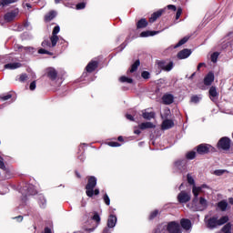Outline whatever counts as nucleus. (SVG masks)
Returning a JSON list of instances; mask_svg holds the SVG:
<instances>
[{
	"mask_svg": "<svg viewBox=\"0 0 233 233\" xmlns=\"http://www.w3.org/2000/svg\"><path fill=\"white\" fill-rule=\"evenodd\" d=\"M96 185H97V178H96V177H90L86 186V194L87 198H93L94 194L95 196H99V189L96 188L94 190Z\"/></svg>",
	"mask_w": 233,
	"mask_h": 233,
	"instance_id": "obj_1",
	"label": "nucleus"
},
{
	"mask_svg": "<svg viewBox=\"0 0 233 233\" xmlns=\"http://www.w3.org/2000/svg\"><path fill=\"white\" fill-rule=\"evenodd\" d=\"M192 210H197L199 212H202V210H207V208H208V201L206 200L205 198L198 197V201L197 203H194V200L192 201Z\"/></svg>",
	"mask_w": 233,
	"mask_h": 233,
	"instance_id": "obj_2",
	"label": "nucleus"
},
{
	"mask_svg": "<svg viewBox=\"0 0 233 233\" xmlns=\"http://www.w3.org/2000/svg\"><path fill=\"white\" fill-rule=\"evenodd\" d=\"M207 218L208 217L205 218L204 221L208 228H210V230H214V228H218V227H219V224L218 222V217H211L209 218Z\"/></svg>",
	"mask_w": 233,
	"mask_h": 233,
	"instance_id": "obj_3",
	"label": "nucleus"
},
{
	"mask_svg": "<svg viewBox=\"0 0 233 233\" xmlns=\"http://www.w3.org/2000/svg\"><path fill=\"white\" fill-rule=\"evenodd\" d=\"M203 188H209V187L207 184H204L200 187H196V185L192 187V193L194 196L193 203H198V197L199 194H201V192H203Z\"/></svg>",
	"mask_w": 233,
	"mask_h": 233,
	"instance_id": "obj_4",
	"label": "nucleus"
},
{
	"mask_svg": "<svg viewBox=\"0 0 233 233\" xmlns=\"http://www.w3.org/2000/svg\"><path fill=\"white\" fill-rule=\"evenodd\" d=\"M157 65L161 70H164V72H170L174 68V62L172 61L168 62V61L162 60V61H159Z\"/></svg>",
	"mask_w": 233,
	"mask_h": 233,
	"instance_id": "obj_5",
	"label": "nucleus"
},
{
	"mask_svg": "<svg viewBox=\"0 0 233 233\" xmlns=\"http://www.w3.org/2000/svg\"><path fill=\"white\" fill-rule=\"evenodd\" d=\"M167 229L168 233H182L181 227L179 223L172 221L167 225Z\"/></svg>",
	"mask_w": 233,
	"mask_h": 233,
	"instance_id": "obj_6",
	"label": "nucleus"
},
{
	"mask_svg": "<svg viewBox=\"0 0 233 233\" xmlns=\"http://www.w3.org/2000/svg\"><path fill=\"white\" fill-rule=\"evenodd\" d=\"M218 147L221 150H230V138L224 137L219 139L218 143Z\"/></svg>",
	"mask_w": 233,
	"mask_h": 233,
	"instance_id": "obj_7",
	"label": "nucleus"
},
{
	"mask_svg": "<svg viewBox=\"0 0 233 233\" xmlns=\"http://www.w3.org/2000/svg\"><path fill=\"white\" fill-rule=\"evenodd\" d=\"M213 150L214 147L208 144H200L197 147V152L200 155L208 154V152H212Z\"/></svg>",
	"mask_w": 233,
	"mask_h": 233,
	"instance_id": "obj_8",
	"label": "nucleus"
},
{
	"mask_svg": "<svg viewBox=\"0 0 233 233\" xmlns=\"http://www.w3.org/2000/svg\"><path fill=\"white\" fill-rule=\"evenodd\" d=\"M192 196L190 195V193L187 192V191H181L178 195H177V201L178 203H188V201H190Z\"/></svg>",
	"mask_w": 233,
	"mask_h": 233,
	"instance_id": "obj_9",
	"label": "nucleus"
},
{
	"mask_svg": "<svg viewBox=\"0 0 233 233\" xmlns=\"http://www.w3.org/2000/svg\"><path fill=\"white\" fill-rule=\"evenodd\" d=\"M15 50H20V52H25V54H35V52H37V49H35V47L32 46H19L16 45L15 46Z\"/></svg>",
	"mask_w": 233,
	"mask_h": 233,
	"instance_id": "obj_10",
	"label": "nucleus"
},
{
	"mask_svg": "<svg viewBox=\"0 0 233 233\" xmlns=\"http://www.w3.org/2000/svg\"><path fill=\"white\" fill-rule=\"evenodd\" d=\"M17 15H19V9H15L11 12L6 13L4 16V19L7 23H11V21H14V19H15Z\"/></svg>",
	"mask_w": 233,
	"mask_h": 233,
	"instance_id": "obj_11",
	"label": "nucleus"
},
{
	"mask_svg": "<svg viewBox=\"0 0 233 233\" xmlns=\"http://www.w3.org/2000/svg\"><path fill=\"white\" fill-rule=\"evenodd\" d=\"M23 190L25 192L23 193L25 196H35L37 194L35 187L32 184L25 185Z\"/></svg>",
	"mask_w": 233,
	"mask_h": 233,
	"instance_id": "obj_12",
	"label": "nucleus"
},
{
	"mask_svg": "<svg viewBox=\"0 0 233 233\" xmlns=\"http://www.w3.org/2000/svg\"><path fill=\"white\" fill-rule=\"evenodd\" d=\"M174 167L179 172H185L187 170V160H177L175 162Z\"/></svg>",
	"mask_w": 233,
	"mask_h": 233,
	"instance_id": "obj_13",
	"label": "nucleus"
},
{
	"mask_svg": "<svg viewBox=\"0 0 233 233\" xmlns=\"http://www.w3.org/2000/svg\"><path fill=\"white\" fill-rule=\"evenodd\" d=\"M117 223V217L116 215H109L108 219H107V228L110 230V228H114Z\"/></svg>",
	"mask_w": 233,
	"mask_h": 233,
	"instance_id": "obj_14",
	"label": "nucleus"
},
{
	"mask_svg": "<svg viewBox=\"0 0 233 233\" xmlns=\"http://www.w3.org/2000/svg\"><path fill=\"white\" fill-rule=\"evenodd\" d=\"M219 96V93H218V89L216 86H211L209 88V98L211 101L216 102L218 101V97Z\"/></svg>",
	"mask_w": 233,
	"mask_h": 233,
	"instance_id": "obj_15",
	"label": "nucleus"
},
{
	"mask_svg": "<svg viewBox=\"0 0 233 233\" xmlns=\"http://www.w3.org/2000/svg\"><path fill=\"white\" fill-rule=\"evenodd\" d=\"M191 54H192V51L190 49H183L177 53V58L187 59V57H190Z\"/></svg>",
	"mask_w": 233,
	"mask_h": 233,
	"instance_id": "obj_16",
	"label": "nucleus"
},
{
	"mask_svg": "<svg viewBox=\"0 0 233 233\" xmlns=\"http://www.w3.org/2000/svg\"><path fill=\"white\" fill-rule=\"evenodd\" d=\"M212 83H214V73L209 72L204 78V85H206V86H210Z\"/></svg>",
	"mask_w": 233,
	"mask_h": 233,
	"instance_id": "obj_17",
	"label": "nucleus"
},
{
	"mask_svg": "<svg viewBox=\"0 0 233 233\" xmlns=\"http://www.w3.org/2000/svg\"><path fill=\"white\" fill-rule=\"evenodd\" d=\"M180 224L184 230H190L192 228V222L188 218H182Z\"/></svg>",
	"mask_w": 233,
	"mask_h": 233,
	"instance_id": "obj_18",
	"label": "nucleus"
},
{
	"mask_svg": "<svg viewBox=\"0 0 233 233\" xmlns=\"http://www.w3.org/2000/svg\"><path fill=\"white\" fill-rule=\"evenodd\" d=\"M162 100L164 105H172L174 103V96L171 94L164 95Z\"/></svg>",
	"mask_w": 233,
	"mask_h": 233,
	"instance_id": "obj_19",
	"label": "nucleus"
},
{
	"mask_svg": "<svg viewBox=\"0 0 233 233\" xmlns=\"http://www.w3.org/2000/svg\"><path fill=\"white\" fill-rule=\"evenodd\" d=\"M161 15H163V9L153 13L151 17L149 18V23H155V21H157L158 17H161Z\"/></svg>",
	"mask_w": 233,
	"mask_h": 233,
	"instance_id": "obj_20",
	"label": "nucleus"
},
{
	"mask_svg": "<svg viewBox=\"0 0 233 233\" xmlns=\"http://www.w3.org/2000/svg\"><path fill=\"white\" fill-rule=\"evenodd\" d=\"M174 127V121L170 119H166L162 123V130H168L169 128Z\"/></svg>",
	"mask_w": 233,
	"mask_h": 233,
	"instance_id": "obj_21",
	"label": "nucleus"
},
{
	"mask_svg": "<svg viewBox=\"0 0 233 233\" xmlns=\"http://www.w3.org/2000/svg\"><path fill=\"white\" fill-rule=\"evenodd\" d=\"M47 76L54 81L57 77V71L54 67H49L46 69Z\"/></svg>",
	"mask_w": 233,
	"mask_h": 233,
	"instance_id": "obj_22",
	"label": "nucleus"
},
{
	"mask_svg": "<svg viewBox=\"0 0 233 233\" xmlns=\"http://www.w3.org/2000/svg\"><path fill=\"white\" fill-rule=\"evenodd\" d=\"M6 70H15L16 68H21V63L15 62V63H9L5 65L4 66Z\"/></svg>",
	"mask_w": 233,
	"mask_h": 233,
	"instance_id": "obj_23",
	"label": "nucleus"
},
{
	"mask_svg": "<svg viewBox=\"0 0 233 233\" xmlns=\"http://www.w3.org/2000/svg\"><path fill=\"white\" fill-rule=\"evenodd\" d=\"M97 68V61H91L86 67V72H94Z\"/></svg>",
	"mask_w": 233,
	"mask_h": 233,
	"instance_id": "obj_24",
	"label": "nucleus"
},
{
	"mask_svg": "<svg viewBox=\"0 0 233 233\" xmlns=\"http://www.w3.org/2000/svg\"><path fill=\"white\" fill-rule=\"evenodd\" d=\"M147 128H156V126L152 122H144L139 125L140 130H147Z\"/></svg>",
	"mask_w": 233,
	"mask_h": 233,
	"instance_id": "obj_25",
	"label": "nucleus"
},
{
	"mask_svg": "<svg viewBox=\"0 0 233 233\" xmlns=\"http://www.w3.org/2000/svg\"><path fill=\"white\" fill-rule=\"evenodd\" d=\"M154 233H168V229L167 228V224H161L159 225L156 229Z\"/></svg>",
	"mask_w": 233,
	"mask_h": 233,
	"instance_id": "obj_26",
	"label": "nucleus"
},
{
	"mask_svg": "<svg viewBox=\"0 0 233 233\" xmlns=\"http://www.w3.org/2000/svg\"><path fill=\"white\" fill-rule=\"evenodd\" d=\"M57 13L56 11H50L47 15H46L45 21L49 23V21H52V19H54Z\"/></svg>",
	"mask_w": 233,
	"mask_h": 233,
	"instance_id": "obj_27",
	"label": "nucleus"
},
{
	"mask_svg": "<svg viewBox=\"0 0 233 233\" xmlns=\"http://www.w3.org/2000/svg\"><path fill=\"white\" fill-rule=\"evenodd\" d=\"M228 207V202L227 200H221L218 203V208L222 211L225 212L227 210V208Z\"/></svg>",
	"mask_w": 233,
	"mask_h": 233,
	"instance_id": "obj_28",
	"label": "nucleus"
},
{
	"mask_svg": "<svg viewBox=\"0 0 233 233\" xmlns=\"http://www.w3.org/2000/svg\"><path fill=\"white\" fill-rule=\"evenodd\" d=\"M142 117H144V119H147V120L154 119V117H156V113L145 111L142 114Z\"/></svg>",
	"mask_w": 233,
	"mask_h": 233,
	"instance_id": "obj_29",
	"label": "nucleus"
},
{
	"mask_svg": "<svg viewBox=\"0 0 233 233\" xmlns=\"http://www.w3.org/2000/svg\"><path fill=\"white\" fill-rule=\"evenodd\" d=\"M147 26H148V22L145 18L140 19L137 24V28H147Z\"/></svg>",
	"mask_w": 233,
	"mask_h": 233,
	"instance_id": "obj_30",
	"label": "nucleus"
},
{
	"mask_svg": "<svg viewBox=\"0 0 233 233\" xmlns=\"http://www.w3.org/2000/svg\"><path fill=\"white\" fill-rule=\"evenodd\" d=\"M38 204L41 208H46V198L43 195H40L38 198Z\"/></svg>",
	"mask_w": 233,
	"mask_h": 233,
	"instance_id": "obj_31",
	"label": "nucleus"
},
{
	"mask_svg": "<svg viewBox=\"0 0 233 233\" xmlns=\"http://www.w3.org/2000/svg\"><path fill=\"white\" fill-rule=\"evenodd\" d=\"M13 3H17V0H1L0 6L5 8V6H8V5H12Z\"/></svg>",
	"mask_w": 233,
	"mask_h": 233,
	"instance_id": "obj_32",
	"label": "nucleus"
},
{
	"mask_svg": "<svg viewBox=\"0 0 233 233\" xmlns=\"http://www.w3.org/2000/svg\"><path fill=\"white\" fill-rule=\"evenodd\" d=\"M190 39V36H185L175 46V48H179V46H183L185 43H187Z\"/></svg>",
	"mask_w": 233,
	"mask_h": 233,
	"instance_id": "obj_33",
	"label": "nucleus"
},
{
	"mask_svg": "<svg viewBox=\"0 0 233 233\" xmlns=\"http://www.w3.org/2000/svg\"><path fill=\"white\" fill-rule=\"evenodd\" d=\"M223 233H232V224L228 223L222 228Z\"/></svg>",
	"mask_w": 233,
	"mask_h": 233,
	"instance_id": "obj_34",
	"label": "nucleus"
},
{
	"mask_svg": "<svg viewBox=\"0 0 233 233\" xmlns=\"http://www.w3.org/2000/svg\"><path fill=\"white\" fill-rule=\"evenodd\" d=\"M157 32H152V31H144L140 34V37H150L152 35H156Z\"/></svg>",
	"mask_w": 233,
	"mask_h": 233,
	"instance_id": "obj_35",
	"label": "nucleus"
},
{
	"mask_svg": "<svg viewBox=\"0 0 233 233\" xmlns=\"http://www.w3.org/2000/svg\"><path fill=\"white\" fill-rule=\"evenodd\" d=\"M139 65H141V63L139 62V60H137L132 66L131 68L129 69V72L131 74H133V72H136V70H137V67L139 66Z\"/></svg>",
	"mask_w": 233,
	"mask_h": 233,
	"instance_id": "obj_36",
	"label": "nucleus"
},
{
	"mask_svg": "<svg viewBox=\"0 0 233 233\" xmlns=\"http://www.w3.org/2000/svg\"><path fill=\"white\" fill-rule=\"evenodd\" d=\"M50 41H51V46L54 48L56 45H57V41H59V36L52 35V36L50 37Z\"/></svg>",
	"mask_w": 233,
	"mask_h": 233,
	"instance_id": "obj_37",
	"label": "nucleus"
},
{
	"mask_svg": "<svg viewBox=\"0 0 233 233\" xmlns=\"http://www.w3.org/2000/svg\"><path fill=\"white\" fill-rule=\"evenodd\" d=\"M228 217L227 216H224L219 219L218 218V227H221V225H225V223H228Z\"/></svg>",
	"mask_w": 233,
	"mask_h": 233,
	"instance_id": "obj_38",
	"label": "nucleus"
},
{
	"mask_svg": "<svg viewBox=\"0 0 233 233\" xmlns=\"http://www.w3.org/2000/svg\"><path fill=\"white\" fill-rule=\"evenodd\" d=\"M119 81H120V83H128V84L134 83V80L132 78H128L127 76H121L119 78Z\"/></svg>",
	"mask_w": 233,
	"mask_h": 233,
	"instance_id": "obj_39",
	"label": "nucleus"
},
{
	"mask_svg": "<svg viewBox=\"0 0 233 233\" xmlns=\"http://www.w3.org/2000/svg\"><path fill=\"white\" fill-rule=\"evenodd\" d=\"M42 46H43V48H53L52 43L48 40H44L42 42Z\"/></svg>",
	"mask_w": 233,
	"mask_h": 233,
	"instance_id": "obj_40",
	"label": "nucleus"
},
{
	"mask_svg": "<svg viewBox=\"0 0 233 233\" xmlns=\"http://www.w3.org/2000/svg\"><path fill=\"white\" fill-rule=\"evenodd\" d=\"M187 159H194L196 157V151H189L186 155Z\"/></svg>",
	"mask_w": 233,
	"mask_h": 233,
	"instance_id": "obj_41",
	"label": "nucleus"
},
{
	"mask_svg": "<svg viewBox=\"0 0 233 233\" xmlns=\"http://www.w3.org/2000/svg\"><path fill=\"white\" fill-rule=\"evenodd\" d=\"M219 57V53L215 52L211 55L212 63H218V58Z\"/></svg>",
	"mask_w": 233,
	"mask_h": 233,
	"instance_id": "obj_42",
	"label": "nucleus"
},
{
	"mask_svg": "<svg viewBox=\"0 0 233 233\" xmlns=\"http://www.w3.org/2000/svg\"><path fill=\"white\" fill-rule=\"evenodd\" d=\"M38 54H46L47 56H54V53H52L46 49H44V48H40L38 50Z\"/></svg>",
	"mask_w": 233,
	"mask_h": 233,
	"instance_id": "obj_43",
	"label": "nucleus"
},
{
	"mask_svg": "<svg viewBox=\"0 0 233 233\" xmlns=\"http://www.w3.org/2000/svg\"><path fill=\"white\" fill-rule=\"evenodd\" d=\"M187 183L189 184V185H193V187H194V185H196L195 183V180H194V177H192V175H190V174H187Z\"/></svg>",
	"mask_w": 233,
	"mask_h": 233,
	"instance_id": "obj_44",
	"label": "nucleus"
},
{
	"mask_svg": "<svg viewBox=\"0 0 233 233\" xmlns=\"http://www.w3.org/2000/svg\"><path fill=\"white\" fill-rule=\"evenodd\" d=\"M227 172L226 169H217L214 171L215 176H223Z\"/></svg>",
	"mask_w": 233,
	"mask_h": 233,
	"instance_id": "obj_45",
	"label": "nucleus"
},
{
	"mask_svg": "<svg viewBox=\"0 0 233 233\" xmlns=\"http://www.w3.org/2000/svg\"><path fill=\"white\" fill-rule=\"evenodd\" d=\"M60 31L61 27H59V25L55 26L52 32V35H57Z\"/></svg>",
	"mask_w": 233,
	"mask_h": 233,
	"instance_id": "obj_46",
	"label": "nucleus"
},
{
	"mask_svg": "<svg viewBox=\"0 0 233 233\" xmlns=\"http://www.w3.org/2000/svg\"><path fill=\"white\" fill-rule=\"evenodd\" d=\"M157 214H159V210L155 209L150 213L149 219H154L157 216Z\"/></svg>",
	"mask_w": 233,
	"mask_h": 233,
	"instance_id": "obj_47",
	"label": "nucleus"
},
{
	"mask_svg": "<svg viewBox=\"0 0 233 233\" xmlns=\"http://www.w3.org/2000/svg\"><path fill=\"white\" fill-rule=\"evenodd\" d=\"M143 79H150V73L148 71H144L141 74Z\"/></svg>",
	"mask_w": 233,
	"mask_h": 233,
	"instance_id": "obj_48",
	"label": "nucleus"
},
{
	"mask_svg": "<svg viewBox=\"0 0 233 233\" xmlns=\"http://www.w3.org/2000/svg\"><path fill=\"white\" fill-rule=\"evenodd\" d=\"M104 202L106 203V205L109 206L110 205V198L108 197L107 194H105L103 197Z\"/></svg>",
	"mask_w": 233,
	"mask_h": 233,
	"instance_id": "obj_49",
	"label": "nucleus"
},
{
	"mask_svg": "<svg viewBox=\"0 0 233 233\" xmlns=\"http://www.w3.org/2000/svg\"><path fill=\"white\" fill-rule=\"evenodd\" d=\"M26 79H28V76H26V74H22L19 77L20 83H25V81H26Z\"/></svg>",
	"mask_w": 233,
	"mask_h": 233,
	"instance_id": "obj_50",
	"label": "nucleus"
},
{
	"mask_svg": "<svg viewBox=\"0 0 233 233\" xmlns=\"http://www.w3.org/2000/svg\"><path fill=\"white\" fill-rule=\"evenodd\" d=\"M92 219H93L94 221H96V223H100V221H101V217H99V214L96 213V214L93 216Z\"/></svg>",
	"mask_w": 233,
	"mask_h": 233,
	"instance_id": "obj_51",
	"label": "nucleus"
},
{
	"mask_svg": "<svg viewBox=\"0 0 233 233\" xmlns=\"http://www.w3.org/2000/svg\"><path fill=\"white\" fill-rule=\"evenodd\" d=\"M181 14H183V9H181V7H179L177 11L176 14V20L177 21V19H179V17H181Z\"/></svg>",
	"mask_w": 233,
	"mask_h": 233,
	"instance_id": "obj_52",
	"label": "nucleus"
},
{
	"mask_svg": "<svg viewBox=\"0 0 233 233\" xmlns=\"http://www.w3.org/2000/svg\"><path fill=\"white\" fill-rule=\"evenodd\" d=\"M86 6L85 3H79L76 5V10H83Z\"/></svg>",
	"mask_w": 233,
	"mask_h": 233,
	"instance_id": "obj_53",
	"label": "nucleus"
},
{
	"mask_svg": "<svg viewBox=\"0 0 233 233\" xmlns=\"http://www.w3.org/2000/svg\"><path fill=\"white\" fill-rule=\"evenodd\" d=\"M199 99H200L199 96H194L191 97V102L192 103H199Z\"/></svg>",
	"mask_w": 233,
	"mask_h": 233,
	"instance_id": "obj_54",
	"label": "nucleus"
},
{
	"mask_svg": "<svg viewBox=\"0 0 233 233\" xmlns=\"http://www.w3.org/2000/svg\"><path fill=\"white\" fill-rule=\"evenodd\" d=\"M109 147H121V144L118 142H109Z\"/></svg>",
	"mask_w": 233,
	"mask_h": 233,
	"instance_id": "obj_55",
	"label": "nucleus"
},
{
	"mask_svg": "<svg viewBox=\"0 0 233 233\" xmlns=\"http://www.w3.org/2000/svg\"><path fill=\"white\" fill-rule=\"evenodd\" d=\"M3 101H8V99H12V95L8 94L2 96Z\"/></svg>",
	"mask_w": 233,
	"mask_h": 233,
	"instance_id": "obj_56",
	"label": "nucleus"
},
{
	"mask_svg": "<svg viewBox=\"0 0 233 233\" xmlns=\"http://www.w3.org/2000/svg\"><path fill=\"white\" fill-rule=\"evenodd\" d=\"M126 117L127 119H128V121H134V115H130V114H126Z\"/></svg>",
	"mask_w": 233,
	"mask_h": 233,
	"instance_id": "obj_57",
	"label": "nucleus"
},
{
	"mask_svg": "<svg viewBox=\"0 0 233 233\" xmlns=\"http://www.w3.org/2000/svg\"><path fill=\"white\" fill-rule=\"evenodd\" d=\"M167 8H168V10H173V12H176V10H177L176 5H168Z\"/></svg>",
	"mask_w": 233,
	"mask_h": 233,
	"instance_id": "obj_58",
	"label": "nucleus"
},
{
	"mask_svg": "<svg viewBox=\"0 0 233 233\" xmlns=\"http://www.w3.org/2000/svg\"><path fill=\"white\" fill-rule=\"evenodd\" d=\"M0 168L2 170H6V166H5V162L3 160H0Z\"/></svg>",
	"mask_w": 233,
	"mask_h": 233,
	"instance_id": "obj_59",
	"label": "nucleus"
},
{
	"mask_svg": "<svg viewBox=\"0 0 233 233\" xmlns=\"http://www.w3.org/2000/svg\"><path fill=\"white\" fill-rule=\"evenodd\" d=\"M35 81H33L31 84H30V86H29V88H30V90H35Z\"/></svg>",
	"mask_w": 233,
	"mask_h": 233,
	"instance_id": "obj_60",
	"label": "nucleus"
},
{
	"mask_svg": "<svg viewBox=\"0 0 233 233\" xmlns=\"http://www.w3.org/2000/svg\"><path fill=\"white\" fill-rule=\"evenodd\" d=\"M228 48V42L222 44V50Z\"/></svg>",
	"mask_w": 233,
	"mask_h": 233,
	"instance_id": "obj_61",
	"label": "nucleus"
},
{
	"mask_svg": "<svg viewBox=\"0 0 233 233\" xmlns=\"http://www.w3.org/2000/svg\"><path fill=\"white\" fill-rule=\"evenodd\" d=\"M15 219L21 222V221H23V216L15 217Z\"/></svg>",
	"mask_w": 233,
	"mask_h": 233,
	"instance_id": "obj_62",
	"label": "nucleus"
},
{
	"mask_svg": "<svg viewBox=\"0 0 233 233\" xmlns=\"http://www.w3.org/2000/svg\"><path fill=\"white\" fill-rule=\"evenodd\" d=\"M45 233H52V229H50L49 228H46Z\"/></svg>",
	"mask_w": 233,
	"mask_h": 233,
	"instance_id": "obj_63",
	"label": "nucleus"
},
{
	"mask_svg": "<svg viewBox=\"0 0 233 233\" xmlns=\"http://www.w3.org/2000/svg\"><path fill=\"white\" fill-rule=\"evenodd\" d=\"M103 233H110V229H108V228H105Z\"/></svg>",
	"mask_w": 233,
	"mask_h": 233,
	"instance_id": "obj_64",
	"label": "nucleus"
}]
</instances>
